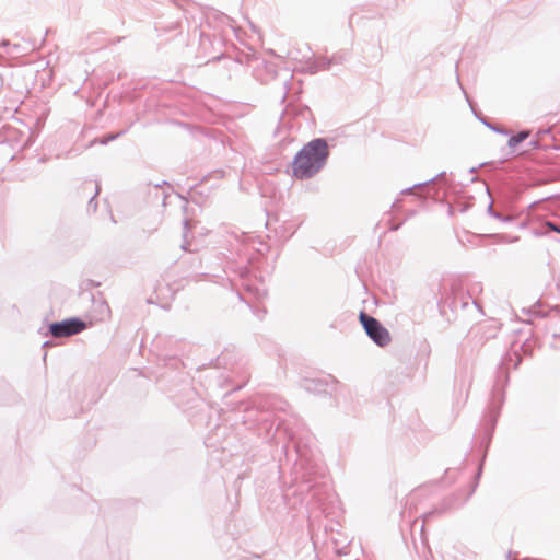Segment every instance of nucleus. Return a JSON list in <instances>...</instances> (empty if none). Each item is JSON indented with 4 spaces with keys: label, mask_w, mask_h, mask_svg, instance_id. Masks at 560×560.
I'll return each mask as SVG.
<instances>
[{
    "label": "nucleus",
    "mask_w": 560,
    "mask_h": 560,
    "mask_svg": "<svg viewBox=\"0 0 560 560\" xmlns=\"http://www.w3.org/2000/svg\"><path fill=\"white\" fill-rule=\"evenodd\" d=\"M329 147L325 138H315L304 144L291 163L292 176L308 179L318 174L327 164Z\"/></svg>",
    "instance_id": "1"
},
{
    "label": "nucleus",
    "mask_w": 560,
    "mask_h": 560,
    "mask_svg": "<svg viewBox=\"0 0 560 560\" xmlns=\"http://www.w3.org/2000/svg\"><path fill=\"white\" fill-rule=\"evenodd\" d=\"M241 285L243 292L238 291L237 296L249 306H252L255 301L260 302L267 296L265 280L252 270L246 269L241 272Z\"/></svg>",
    "instance_id": "2"
},
{
    "label": "nucleus",
    "mask_w": 560,
    "mask_h": 560,
    "mask_svg": "<svg viewBox=\"0 0 560 560\" xmlns=\"http://www.w3.org/2000/svg\"><path fill=\"white\" fill-rule=\"evenodd\" d=\"M359 320L369 338L378 347L389 345L392 337L388 329L375 317L364 311L359 313Z\"/></svg>",
    "instance_id": "3"
},
{
    "label": "nucleus",
    "mask_w": 560,
    "mask_h": 560,
    "mask_svg": "<svg viewBox=\"0 0 560 560\" xmlns=\"http://www.w3.org/2000/svg\"><path fill=\"white\" fill-rule=\"evenodd\" d=\"M237 353L234 348L224 349L213 361L212 360V370L215 369L218 371L223 370L218 375L219 386L223 387L224 383L230 381V373L233 371L236 365Z\"/></svg>",
    "instance_id": "4"
},
{
    "label": "nucleus",
    "mask_w": 560,
    "mask_h": 560,
    "mask_svg": "<svg viewBox=\"0 0 560 560\" xmlns=\"http://www.w3.org/2000/svg\"><path fill=\"white\" fill-rule=\"evenodd\" d=\"M49 334L55 338L69 337L83 331L86 328L85 322L78 317H71L61 322H54L49 325Z\"/></svg>",
    "instance_id": "5"
},
{
    "label": "nucleus",
    "mask_w": 560,
    "mask_h": 560,
    "mask_svg": "<svg viewBox=\"0 0 560 560\" xmlns=\"http://www.w3.org/2000/svg\"><path fill=\"white\" fill-rule=\"evenodd\" d=\"M231 22L232 20L226 14L222 12H214L212 10V31L220 28V40H223L229 33L234 32Z\"/></svg>",
    "instance_id": "6"
},
{
    "label": "nucleus",
    "mask_w": 560,
    "mask_h": 560,
    "mask_svg": "<svg viewBox=\"0 0 560 560\" xmlns=\"http://www.w3.org/2000/svg\"><path fill=\"white\" fill-rule=\"evenodd\" d=\"M335 62V57L326 58L320 57L307 63L306 69L311 74H315L323 70H328L331 63Z\"/></svg>",
    "instance_id": "7"
},
{
    "label": "nucleus",
    "mask_w": 560,
    "mask_h": 560,
    "mask_svg": "<svg viewBox=\"0 0 560 560\" xmlns=\"http://www.w3.org/2000/svg\"><path fill=\"white\" fill-rule=\"evenodd\" d=\"M232 122L231 119L226 118V117H215L214 116V112L212 110V133H211V137H212V141L215 140V141H220V143L222 144V147H224L225 144V139L223 137V132L222 130H220L219 128H214L213 125H223V126H226L228 122Z\"/></svg>",
    "instance_id": "8"
},
{
    "label": "nucleus",
    "mask_w": 560,
    "mask_h": 560,
    "mask_svg": "<svg viewBox=\"0 0 560 560\" xmlns=\"http://www.w3.org/2000/svg\"><path fill=\"white\" fill-rule=\"evenodd\" d=\"M213 61H217L218 63L223 61V68H225L228 70L229 79L232 77V73L237 72L241 68V63L237 60H235L233 58H226V57H224L223 54H221L220 56L212 57V62Z\"/></svg>",
    "instance_id": "9"
},
{
    "label": "nucleus",
    "mask_w": 560,
    "mask_h": 560,
    "mask_svg": "<svg viewBox=\"0 0 560 560\" xmlns=\"http://www.w3.org/2000/svg\"><path fill=\"white\" fill-rule=\"evenodd\" d=\"M93 307L98 314L100 319L103 320L110 316V307L104 299H93Z\"/></svg>",
    "instance_id": "10"
},
{
    "label": "nucleus",
    "mask_w": 560,
    "mask_h": 560,
    "mask_svg": "<svg viewBox=\"0 0 560 560\" xmlns=\"http://www.w3.org/2000/svg\"><path fill=\"white\" fill-rule=\"evenodd\" d=\"M303 387L307 392H313V393L325 392V384L320 380H305L303 382Z\"/></svg>",
    "instance_id": "11"
},
{
    "label": "nucleus",
    "mask_w": 560,
    "mask_h": 560,
    "mask_svg": "<svg viewBox=\"0 0 560 560\" xmlns=\"http://www.w3.org/2000/svg\"><path fill=\"white\" fill-rule=\"evenodd\" d=\"M529 135H530L529 130H521L516 135L511 136L508 141L509 148H511V149L516 148L520 143L525 141L529 137Z\"/></svg>",
    "instance_id": "12"
},
{
    "label": "nucleus",
    "mask_w": 560,
    "mask_h": 560,
    "mask_svg": "<svg viewBox=\"0 0 560 560\" xmlns=\"http://www.w3.org/2000/svg\"><path fill=\"white\" fill-rule=\"evenodd\" d=\"M445 175H446V173H445V172H441V173H440V174H438L435 177H432V178H430V179H428V180H425V182H423V183H417V184H415L413 186H411V187H408V188L404 189L401 192H402V194H409V192H411L413 189H416V188H422V187H425V186H428L429 184H431V183L435 182L436 179L442 180V179L445 177Z\"/></svg>",
    "instance_id": "13"
},
{
    "label": "nucleus",
    "mask_w": 560,
    "mask_h": 560,
    "mask_svg": "<svg viewBox=\"0 0 560 560\" xmlns=\"http://www.w3.org/2000/svg\"><path fill=\"white\" fill-rule=\"evenodd\" d=\"M488 213H489L491 217H493V218H495V219H498V220H500V221H502V222H511V221H513V219H514L512 215L503 214V213H501V212H499V211H495V210L493 209L492 203H490V205L488 206Z\"/></svg>",
    "instance_id": "14"
},
{
    "label": "nucleus",
    "mask_w": 560,
    "mask_h": 560,
    "mask_svg": "<svg viewBox=\"0 0 560 560\" xmlns=\"http://www.w3.org/2000/svg\"><path fill=\"white\" fill-rule=\"evenodd\" d=\"M538 314L541 317L547 316L550 320L560 322V306L559 305L550 308L547 314H542V313L541 314L538 313Z\"/></svg>",
    "instance_id": "15"
},
{
    "label": "nucleus",
    "mask_w": 560,
    "mask_h": 560,
    "mask_svg": "<svg viewBox=\"0 0 560 560\" xmlns=\"http://www.w3.org/2000/svg\"><path fill=\"white\" fill-rule=\"evenodd\" d=\"M480 121L487 126L489 129H491L492 131L497 132V133H501V135H509V131L504 128H501L499 126H494L493 124L489 122L487 119H480Z\"/></svg>",
    "instance_id": "16"
},
{
    "label": "nucleus",
    "mask_w": 560,
    "mask_h": 560,
    "mask_svg": "<svg viewBox=\"0 0 560 560\" xmlns=\"http://www.w3.org/2000/svg\"><path fill=\"white\" fill-rule=\"evenodd\" d=\"M481 472H482V464L479 465L478 467V470H477V474H476V479H475V483L472 485L471 487V490L469 491L467 498L464 500L463 504L465 502H467V500L472 495V493L475 492L477 486H478V479L480 478L481 476Z\"/></svg>",
    "instance_id": "17"
},
{
    "label": "nucleus",
    "mask_w": 560,
    "mask_h": 560,
    "mask_svg": "<svg viewBox=\"0 0 560 560\" xmlns=\"http://www.w3.org/2000/svg\"><path fill=\"white\" fill-rule=\"evenodd\" d=\"M122 133H124V132L109 133V135H107V136L103 137L102 139H100V140H98V143H100V144L105 145V144H107L108 142H110V141H113V140L117 139V138H118L119 136H121Z\"/></svg>",
    "instance_id": "18"
},
{
    "label": "nucleus",
    "mask_w": 560,
    "mask_h": 560,
    "mask_svg": "<svg viewBox=\"0 0 560 560\" xmlns=\"http://www.w3.org/2000/svg\"><path fill=\"white\" fill-rule=\"evenodd\" d=\"M98 191H100V188L98 186L96 185L95 186V192H94V196L89 200V208L90 209H93V211L96 210L97 208V202L95 201V197L98 195Z\"/></svg>",
    "instance_id": "19"
},
{
    "label": "nucleus",
    "mask_w": 560,
    "mask_h": 560,
    "mask_svg": "<svg viewBox=\"0 0 560 560\" xmlns=\"http://www.w3.org/2000/svg\"><path fill=\"white\" fill-rule=\"evenodd\" d=\"M545 226H546L548 230L553 231V232H556V233L560 234V225H559V224H557V223H555V222H552V221H546V222H545Z\"/></svg>",
    "instance_id": "20"
},
{
    "label": "nucleus",
    "mask_w": 560,
    "mask_h": 560,
    "mask_svg": "<svg viewBox=\"0 0 560 560\" xmlns=\"http://www.w3.org/2000/svg\"><path fill=\"white\" fill-rule=\"evenodd\" d=\"M223 176H224V171H221V170L212 171V178L213 177H223Z\"/></svg>",
    "instance_id": "21"
},
{
    "label": "nucleus",
    "mask_w": 560,
    "mask_h": 560,
    "mask_svg": "<svg viewBox=\"0 0 560 560\" xmlns=\"http://www.w3.org/2000/svg\"><path fill=\"white\" fill-rule=\"evenodd\" d=\"M529 145H530L532 148L536 149V148H538V147H539V142H538V140H532V141L529 142Z\"/></svg>",
    "instance_id": "22"
},
{
    "label": "nucleus",
    "mask_w": 560,
    "mask_h": 560,
    "mask_svg": "<svg viewBox=\"0 0 560 560\" xmlns=\"http://www.w3.org/2000/svg\"><path fill=\"white\" fill-rule=\"evenodd\" d=\"M294 447H295V451L299 453L300 456H304V454L302 453V451H301V448H300V446L298 444L294 445Z\"/></svg>",
    "instance_id": "23"
},
{
    "label": "nucleus",
    "mask_w": 560,
    "mask_h": 560,
    "mask_svg": "<svg viewBox=\"0 0 560 560\" xmlns=\"http://www.w3.org/2000/svg\"><path fill=\"white\" fill-rule=\"evenodd\" d=\"M550 130L549 129H544V130H540L538 133L539 135H546V133H549Z\"/></svg>",
    "instance_id": "24"
},
{
    "label": "nucleus",
    "mask_w": 560,
    "mask_h": 560,
    "mask_svg": "<svg viewBox=\"0 0 560 560\" xmlns=\"http://www.w3.org/2000/svg\"><path fill=\"white\" fill-rule=\"evenodd\" d=\"M400 225H401V224H394V225L390 228V230L396 231V230H398V229H399V226H400Z\"/></svg>",
    "instance_id": "25"
},
{
    "label": "nucleus",
    "mask_w": 560,
    "mask_h": 560,
    "mask_svg": "<svg viewBox=\"0 0 560 560\" xmlns=\"http://www.w3.org/2000/svg\"><path fill=\"white\" fill-rule=\"evenodd\" d=\"M187 245H188V244H187L186 242H184V243L182 244V246H180V247H182V249L187 250Z\"/></svg>",
    "instance_id": "26"
},
{
    "label": "nucleus",
    "mask_w": 560,
    "mask_h": 560,
    "mask_svg": "<svg viewBox=\"0 0 560 560\" xmlns=\"http://www.w3.org/2000/svg\"><path fill=\"white\" fill-rule=\"evenodd\" d=\"M552 338H553V339L560 338V335H558V334H556V332H552Z\"/></svg>",
    "instance_id": "27"
},
{
    "label": "nucleus",
    "mask_w": 560,
    "mask_h": 560,
    "mask_svg": "<svg viewBox=\"0 0 560 560\" xmlns=\"http://www.w3.org/2000/svg\"><path fill=\"white\" fill-rule=\"evenodd\" d=\"M240 388H241V386H240V385H236V386H234L230 392L237 390V389H240Z\"/></svg>",
    "instance_id": "28"
},
{
    "label": "nucleus",
    "mask_w": 560,
    "mask_h": 560,
    "mask_svg": "<svg viewBox=\"0 0 560 560\" xmlns=\"http://www.w3.org/2000/svg\"><path fill=\"white\" fill-rule=\"evenodd\" d=\"M475 113V116L480 120V119H485L483 117L479 116L476 112Z\"/></svg>",
    "instance_id": "29"
},
{
    "label": "nucleus",
    "mask_w": 560,
    "mask_h": 560,
    "mask_svg": "<svg viewBox=\"0 0 560 560\" xmlns=\"http://www.w3.org/2000/svg\"><path fill=\"white\" fill-rule=\"evenodd\" d=\"M517 240H518V236H515V237H513V238L511 240V242H515V241H517Z\"/></svg>",
    "instance_id": "30"
},
{
    "label": "nucleus",
    "mask_w": 560,
    "mask_h": 560,
    "mask_svg": "<svg viewBox=\"0 0 560 560\" xmlns=\"http://www.w3.org/2000/svg\"><path fill=\"white\" fill-rule=\"evenodd\" d=\"M187 225H188V221H187V220H185V221H184V226H185V228H187Z\"/></svg>",
    "instance_id": "31"
},
{
    "label": "nucleus",
    "mask_w": 560,
    "mask_h": 560,
    "mask_svg": "<svg viewBox=\"0 0 560 560\" xmlns=\"http://www.w3.org/2000/svg\"><path fill=\"white\" fill-rule=\"evenodd\" d=\"M211 278H220L219 276H215V275H211Z\"/></svg>",
    "instance_id": "32"
}]
</instances>
